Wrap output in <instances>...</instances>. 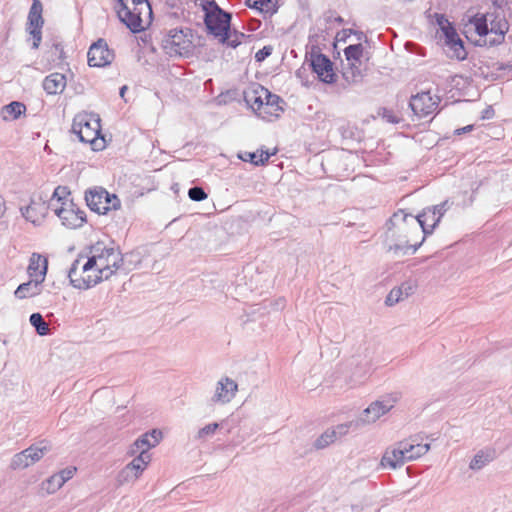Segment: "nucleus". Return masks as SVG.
Here are the masks:
<instances>
[{"mask_svg": "<svg viewBox=\"0 0 512 512\" xmlns=\"http://www.w3.org/2000/svg\"><path fill=\"white\" fill-rule=\"evenodd\" d=\"M91 255L79 268L83 255L75 259L68 271V277L73 287L88 289L102 280L109 279L115 272L122 270L125 274L130 268L125 266V259L121 252L114 247H106L97 242L90 249Z\"/></svg>", "mask_w": 512, "mask_h": 512, "instance_id": "obj_1", "label": "nucleus"}, {"mask_svg": "<svg viewBox=\"0 0 512 512\" xmlns=\"http://www.w3.org/2000/svg\"><path fill=\"white\" fill-rule=\"evenodd\" d=\"M161 47L170 57H189L193 54V33L190 28H173L162 33Z\"/></svg>", "mask_w": 512, "mask_h": 512, "instance_id": "obj_2", "label": "nucleus"}, {"mask_svg": "<svg viewBox=\"0 0 512 512\" xmlns=\"http://www.w3.org/2000/svg\"><path fill=\"white\" fill-rule=\"evenodd\" d=\"M204 11V24L208 33L219 38L220 42L224 44L230 31L232 15L221 9L214 1L209 2Z\"/></svg>", "mask_w": 512, "mask_h": 512, "instance_id": "obj_3", "label": "nucleus"}, {"mask_svg": "<svg viewBox=\"0 0 512 512\" xmlns=\"http://www.w3.org/2000/svg\"><path fill=\"white\" fill-rule=\"evenodd\" d=\"M408 218L411 220L415 229H417V224L421 227L424 237L431 234L440 222L436 212H434L431 207H427L422 211V213L415 217L411 214L405 213L403 210H399L389 219V224L398 228V230H402L404 228L402 226H405Z\"/></svg>", "mask_w": 512, "mask_h": 512, "instance_id": "obj_4", "label": "nucleus"}, {"mask_svg": "<svg viewBox=\"0 0 512 512\" xmlns=\"http://www.w3.org/2000/svg\"><path fill=\"white\" fill-rule=\"evenodd\" d=\"M100 131V119L97 115L79 114L73 120L72 132L78 136L81 142L91 144L93 150L100 149L96 144Z\"/></svg>", "mask_w": 512, "mask_h": 512, "instance_id": "obj_5", "label": "nucleus"}, {"mask_svg": "<svg viewBox=\"0 0 512 512\" xmlns=\"http://www.w3.org/2000/svg\"><path fill=\"white\" fill-rule=\"evenodd\" d=\"M85 201L91 211L98 214H107L110 210H117L121 201L116 194L108 193L102 187H94L85 192Z\"/></svg>", "mask_w": 512, "mask_h": 512, "instance_id": "obj_6", "label": "nucleus"}, {"mask_svg": "<svg viewBox=\"0 0 512 512\" xmlns=\"http://www.w3.org/2000/svg\"><path fill=\"white\" fill-rule=\"evenodd\" d=\"M400 399V394L395 392L381 397L379 400L372 402L364 411L359 419L362 424L373 423L382 415L388 413Z\"/></svg>", "mask_w": 512, "mask_h": 512, "instance_id": "obj_7", "label": "nucleus"}, {"mask_svg": "<svg viewBox=\"0 0 512 512\" xmlns=\"http://www.w3.org/2000/svg\"><path fill=\"white\" fill-rule=\"evenodd\" d=\"M53 211L61 219L62 224L70 229L80 228L86 222L85 212L73 201H64L61 206L53 208Z\"/></svg>", "mask_w": 512, "mask_h": 512, "instance_id": "obj_8", "label": "nucleus"}, {"mask_svg": "<svg viewBox=\"0 0 512 512\" xmlns=\"http://www.w3.org/2000/svg\"><path fill=\"white\" fill-rule=\"evenodd\" d=\"M49 451L50 447L44 444V442L31 445L30 447L13 456L10 467L13 470L25 469L39 461Z\"/></svg>", "mask_w": 512, "mask_h": 512, "instance_id": "obj_9", "label": "nucleus"}, {"mask_svg": "<svg viewBox=\"0 0 512 512\" xmlns=\"http://www.w3.org/2000/svg\"><path fill=\"white\" fill-rule=\"evenodd\" d=\"M441 99L439 96H432L430 91H423L413 95L409 107L419 118H424L436 111Z\"/></svg>", "mask_w": 512, "mask_h": 512, "instance_id": "obj_10", "label": "nucleus"}, {"mask_svg": "<svg viewBox=\"0 0 512 512\" xmlns=\"http://www.w3.org/2000/svg\"><path fill=\"white\" fill-rule=\"evenodd\" d=\"M43 5L40 0H33L30 7L26 30L33 38L32 48L38 49L42 40V27L44 19L42 17Z\"/></svg>", "mask_w": 512, "mask_h": 512, "instance_id": "obj_11", "label": "nucleus"}, {"mask_svg": "<svg viewBox=\"0 0 512 512\" xmlns=\"http://www.w3.org/2000/svg\"><path fill=\"white\" fill-rule=\"evenodd\" d=\"M87 57L89 66L105 67L112 63L115 54L109 49L107 42L100 38L90 46Z\"/></svg>", "mask_w": 512, "mask_h": 512, "instance_id": "obj_12", "label": "nucleus"}, {"mask_svg": "<svg viewBox=\"0 0 512 512\" xmlns=\"http://www.w3.org/2000/svg\"><path fill=\"white\" fill-rule=\"evenodd\" d=\"M388 225V233H391V237L396 240V233L397 232H403L406 229V225L403 226L404 228L402 230H398V228L393 227L392 225L387 223ZM425 238H422V241L411 245L409 244V239L407 235H404L403 237L397 238V242L394 244H389L387 248L388 253H392L394 257H401L405 256L407 254H414L418 248L421 246Z\"/></svg>", "mask_w": 512, "mask_h": 512, "instance_id": "obj_13", "label": "nucleus"}, {"mask_svg": "<svg viewBox=\"0 0 512 512\" xmlns=\"http://www.w3.org/2000/svg\"><path fill=\"white\" fill-rule=\"evenodd\" d=\"M310 66L322 82L332 84L336 81V74L333 71V63L328 56L322 53H312Z\"/></svg>", "mask_w": 512, "mask_h": 512, "instance_id": "obj_14", "label": "nucleus"}, {"mask_svg": "<svg viewBox=\"0 0 512 512\" xmlns=\"http://www.w3.org/2000/svg\"><path fill=\"white\" fill-rule=\"evenodd\" d=\"M150 461L151 455L149 453L140 452L139 455L134 457V459L119 473V481L129 482L138 479Z\"/></svg>", "mask_w": 512, "mask_h": 512, "instance_id": "obj_15", "label": "nucleus"}, {"mask_svg": "<svg viewBox=\"0 0 512 512\" xmlns=\"http://www.w3.org/2000/svg\"><path fill=\"white\" fill-rule=\"evenodd\" d=\"M119 20L126 25L132 33H139L144 30L143 16H146L145 10L138 7H127V10L116 9Z\"/></svg>", "mask_w": 512, "mask_h": 512, "instance_id": "obj_16", "label": "nucleus"}, {"mask_svg": "<svg viewBox=\"0 0 512 512\" xmlns=\"http://www.w3.org/2000/svg\"><path fill=\"white\" fill-rule=\"evenodd\" d=\"M52 209L50 202L47 204L42 197L32 198L30 204L26 207H21V214L33 224L39 223L43 220L49 209Z\"/></svg>", "mask_w": 512, "mask_h": 512, "instance_id": "obj_17", "label": "nucleus"}, {"mask_svg": "<svg viewBox=\"0 0 512 512\" xmlns=\"http://www.w3.org/2000/svg\"><path fill=\"white\" fill-rule=\"evenodd\" d=\"M163 434L158 429H153L137 438L130 446L128 454L135 456L138 451L148 453V450L159 444Z\"/></svg>", "mask_w": 512, "mask_h": 512, "instance_id": "obj_18", "label": "nucleus"}, {"mask_svg": "<svg viewBox=\"0 0 512 512\" xmlns=\"http://www.w3.org/2000/svg\"><path fill=\"white\" fill-rule=\"evenodd\" d=\"M446 28H443V35L445 37V44L452 50V58L457 60H464L467 57V52L464 48V42L459 37L456 29L452 24H445Z\"/></svg>", "mask_w": 512, "mask_h": 512, "instance_id": "obj_19", "label": "nucleus"}, {"mask_svg": "<svg viewBox=\"0 0 512 512\" xmlns=\"http://www.w3.org/2000/svg\"><path fill=\"white\" fill-rule=\"evenodd\" d=\"M489 31L490 37L487 40L490 45H497L503 42L506 32L509 29V24L503 16L498 14L489 13Z\"/></svg>", "mask_w": 512, "mask_h": 512, "instance_id": "obj_20", "label": "nucleus"}, {"mask_svg": "<svg viewBox=\"0 0 512 512\" xmlns=\"http://www.w3.org/2000/svg\"><path fill=\"white\" fill-rule=\"evenodd\" d=\"M238 385L229 377L222 378L218 383L215 394L212 397L213 402L228 403L235 396Z\"/></svg>", "mask_w": 512, "mask_h": 512, "instance_id": "obj_21", "label": "nucleus"}, {"mask_svg": "<svg viewBox=\"0 0 512 512\" xmlns=\"http://www.w3.org/2000/svg\"><path fill=\"white\" fill-rule=\"evenodd\" d=\"M264 98L263 112H259V117L267 120H270L271 117L278 118L280 112L283 111L281 104H284V100L280 96L271 93L268 89Z\"/></svg>", "mask_w": 512, "mask_h": 512, "instance_id": "obj_22", "label": "nucleus"}, {"mask_svg": "<svg viewBox=\"0 0 512 512\" xmlns=\"http://www.w3.org/2000/svg\"><path fill=\"white\" fill-rule=\"evenodd\" d=\"M398 443L403 453L405 452L407 462L418 459L430 450V444L417 443L416 437H411L409 440H403Z\"/></svg>", "mask_w": 512, "mask_h": 512, "instance_id": "obj_23", "label": "nucleus"}, {"mask_svg": "<svg viewBox=\"0 0 512 512\" xmlns=\"http://www.w3.org/2000/svg\"><path fill=\"white\" fill-rule=\"evenodd\" d=\"M48 261L40 254L33 253L29 260L27 272L31 279L43 282L47 273Z\"/></svg>", "mask_w": 512, "mask_h": 512, "instance_id": "obj_24", "label": "nucleus"}, {"mask_svg": "<svg viewBox=\"0 0 512 512\" xmlns=\"http://www.w3.org/2000/svg\"><path fill=\"white\" fill-rule=\"evenodd\" d=\"M267 88L262 85H257L248 91L244 92V100L252 108V110L259 115V112H263V106L265 102V94Z\"/></svg>", "mask_w": 512, "mask_h": 512, "instance_id": "obj_25", "label": "nucleus"}, {"mask_svg": "<svg viewBox=\"0 0 512 512\" xmlns=\"http://www.w3.org/2000/svg\"><path fill=\"white\" fill-rule=\"evenodd\" d=\"M406 462L405 452L403 453V450L399 447V443H396L393 448L386 449L381 458V466L389 467L391 469H397L403 466Z\"/></svg>", "mask_w": 512, "mask_h": 512, "instance_id": "obj_26", "label": "nucleus"}, {"mask_svg": "<svg viewBox=\"0 0 512 512\" xmlns=\"http://www.w3.org/2000/svg\"><path fill=\"white\" fill-rule=\"evenodd\" d=\"M42 86L50 95L60 94L66 87V77L62 73H52L45 77Z\"/></svg>", "mask_w": 512, "mask_h": 512, "instance_id": "obj_27", "label": "nucleus"}, {"mask_svg": "<svg viewBox=\"0 0 512 512\" xmlns=\"http://www.w3.org/2000/svg\"><path fill=\"white\" fill-rule=\"evenodd\" d=\"M496 457V452L494 449H486V450H480L476 453V455L473 457V459L470 462V469L472 470H480L484 466H486L488 463L493 461Z\"/></svg>", "mask_w": 512, "mask_h": 512, "instance_id": "obj_28", "label": "nucleus"}, {"mask_svg": "<svg viewBox=\"0 0 512 512\" xmlns=\"http://www.w3.org/2000/svg\"><path fill=\"white\" fill-rule=\"evenodd\" d=\"M275 152L270 153L267 150H261V154L258 155V152H241L238 154V158L244 162H250L255 166H263L265 165L269 158L274 155Z\"/></svg>", "mask_w": 512, "mask_h": 512, "instance_id": "obj_29", "label": "nucleus"}, {"mask_svg": "<svg viewBox=\"0 0 512 512\" xmlns=\"http://www.w3.org/2000/svg\"><path fill=\"white\" fill-rule=\"evenodd\" d=\"M42 282L31 279L28 282L22 283L15 290V297L19 299H24L27 297L36 296L40 293V285Z\"/></svg>", "mask_w": 512, "mask_h": 512, "instance_id": "obj_30", "label": "nucleus"}, {"mask_svg": "<svg viewBox=\"0 0 512 512\" xmlns=\"http://www.w3.org/2000/svg\"><path fill=\"white\" fill-rule=\"evenodd\" d=\"M26 111V106L22 102L13 101L2 107L1 116L3 120H15Z\"/></svg>", "mask_w": 512, "mask_h": 512, "instance_id": "obj_31", "label": "nucleus"}, {"mask_svg": "<svg viewBox=\"0 0 512 512\" xmlns=\"http://www.w3.org/2000/svg\"><path fill=\"white\" fill-rule=\"evenodd\" d=\"M116 3H117V5H116L115 9L121 8V10H127V7H129L127 4V0H116ZM131 3H132V7H138L140 10H145V14L148 19V23H150L152 20L153 12H152V8H151L149 1L148 0H131Z\"/></svg>", "mask_w": 512, "mask_h": 512, "instance_id": "obj_32", "label": "nucleus"}, {"mask_svg": "<svg viewBox=\"0 0 512 512\" xmlns=\"http://www.w3.org/2000/svg\"><path fill=\"white\" fill-rule=\"evenodd\" d=\"M29 321L35 328L38 335L45 336L49 334L48 324L44 321V318L40 313L31 314Z\"/></svg>", "mask_w": 512, "mask_h": 512, "instance_id": "obj_33", "label": "nucleus"}, {"mask_svg": "<svg viewBox=\"0 0 512 512\" xmlns=\"http://www.w3.org/2000/svg\"><path fill=\"white\" fill-rule=\"evenodd\" d=\"M489 21V13L474 18V26L477 34L480 36H485L488 39L490 37Z\"/></svg>", "mask_w": 512, "mask_h": 512, "instance_id": "obj_34", "label": "nucleus"}, {"mask_svg": "<svg viewBox=\"0 0 512 512\" xmlns=\"http://www.w3.org/2000/svg\"><path fill=\"white\" fill-rule=\"evenodd\" d=\"M344 55L346 59L351 62H358L360 63V59L363 55V46L362 44H353L349 45L344 49Z\"/></svg>", "mask_w": 512, "mask_h": 512, "instance_id": "obj_35", "label": "nucleus"}, {"mask_svg": "<svg viewBox=\"0 0 512 512\" xmlns=\"http://www.w3.org/2000/svg\"><path fill=\"white\" fill-rule=\"evenodd\" d=\"M335 440V432H332L331 429H328L316 439L314 442V447L316 449H324Z\"/></svg>", "mask_w": 512, "mask_h": 512, "instance_id": "obj_36", "label": "nucleus"}, {"mask_svg": "<svg viewBox=\"0 0 512 512\" xmlns=\"http://www.w3.org/2000/svg\"><path fill=\"white\" fill-rule=\"evenodd\" d=\"M356 63L357 62H351L349 70L343 73L345 80L350 83H358L363 77V74Z\"/></svg>", "mask_w": 512, "mask_h": 512, "instance_id": "obj_37", "label": "nucleus"}, {"mask_svg": "<svg viewBox=\"0 0 512 512\" xmlns=\"http://www.w3.org/2000/svg\"><path fill=\"white\" fill-rule=\"evenodd\" d=\"M70 192L68 191V188L65 187V186H58L54 192H53V195L50 199V205L52 206V209L55 208V207H58L56 204H55V201L57 203H61L64 202V201H69L66 197L67 195H69Z\"/></svg>", "mask_w": 512, "mask_h": 512, "instance_id": "obj_38", "label": "nucleus"}, {"mask_svg": "<svg viewBox=\"0 0 512 512\" xmlns=\"http://www.w3.org/2000/svg\"><path fill=\"white\" fill-rule=\"evenodd\" d=\"M360 421H350L347 423L339 424L335 429H331L332 432H335V438L337 439L340 436H344L348 433L349 429L354 427H359Z\"/></svg>", "mask_w": 512, "mask_h": 512, "instance_id": "obj_39", "label": "nucleus"}, {"mask_svg": "<svg viewBox=\"0 0 512 512\" xmlns=\"http://www.w3.org/2000/svg\"><path fill=\"white\" fill-rule=\"evenodd\" d=\"M218 428V423H210L198 431L196 438L200 440H205L206 438L212 436Z\"/></svg>", "mask_w": 512, "mask_h": 512, "instance_id": "obj_40", "label": "nucleus"}, {"mask_svg": "<svg viewBox=\"0 0 512 512\" xmlns=\"http://www.w3.org/2000/svg\"><path fill=\"white\" fill-rule=\"evenodd\" d=\"M61 477L62 476H60L58 473H56V474L52 475L47 480V484H48L47 491L49 493H53V492L57 491L65 484L64 480H62L63 478H61Z\"/></svg>", "mask_w": 512, "mask_h": 512, "instance_id": "obj_41", "label": "nucleus"}, {"mask_svg": "<svg viewBox=\"0 0 512 512\" xmlns=\"http://www.w3.org/2000/svg\"><path fill=\"white\" fill-rule=\"evenodd\" d=\"M188 196L191 200L197 201V202L203 201L208 197L207 193L200 186L191 187L188 190Z\"/></svg>", "mask_w": 512, "mask_h": 512, "instance_id": "obj_42", "label": "nucleus"}, {"mask_svg": "<svg viewBox=\"0 0 512 512\" xmlns=\"http://www.w3.org/2000/svg\"><path fill=\"white\" fill-rule=\"evenodd\" d=\"M403 299L404 298L402 296V290L397 289V287H395L387 295V297L385 299V304L387 306H393Z\"/></svg>", "mask_w": 512, "mask_h": 512, "instance_id": "obj_43", "label": "nucleus"}, {"mask_svg": "<svg viewBox=\"0 0 512 512\" xmlns=\"http://www.w3.org/2000/svg\"><path fill=\"white\" fill-rule=\"evenodd\" d=\"M248 2H253L251 7L257 8L260 11H270L274 8L275 3L273 0H248Z\"/></svg>", "mask_w": 512, "mask_h": 512, "instance_id": "obj_44", "label": "nucleus"}, {"mask_svg": "<svg viewBox=\"0 0 512 512\" xmlns=\"http://www.w3.org/2000/svg\"><path fill=\"white\" fill-rule=\"evenodd\" d=\"M378 115L382 116V118L388 123L397 124L400 122V118L397 117L392 110L387 108H380Z\"/></svg>", "mask_w": 512, "mask_h": 512, "instance_id": "obj_45", "label": "nucleus"}, {"mask_svg": "<svg viewBox=\"0 0 512 512\" xmlns=\"http://www.w3.org/2000/svg\"><path fill=\"white\" fill-rule=\"evenodd\" d=\"M50 52L52 54V57H53L52 60L53 61L62 62L63 59L65 58V53H64L63 47H62V45L60 43L53 44Z\"/></svg>", "mask_w": 512, "mask_h": 512, "instance_id": "obj_46", "label": "nucleus"}, {"mask_svg": "<svg viewBox=\"0 0 512 512\" xmlns=\"http://www.w3.org/2000/svg\"><path fill=\"white\" fill-rule=\"evenodd\" d=\"M272 51V46H264L262 49L258 50L255 54L256 62L264 61L267 57H269L272 54Z\"/></svg>", "mask_w": 512, "mask_h": 512, "instance_id": "obj_47", "label": "nucleus"}, {"mask_svg": "<svg viewBox=\"0 0 512 512\" xmlns=\"http://www.w3.org/2000/svg\"><path fill=\"white\" fill-rule=\"evenodd\" d=\"M241 37H244L243 33L235 32L233 37H232L231 34H230V31H229L228 32V38H227V40H225L224 43H226L228 46H230L232 48H236L241 43L240 42V38Z\"/></svg>", "mask_w": 512, "mask_h": 512, "instance_id": "obj_48", "label": "nucleus"}, {"mask_svg": "<svg viewBox=\"0 0 512 512\" xmlns=\"http://www.w3.org/2000/svg\"><path fill=\"white\" fill-rule=\"evenodd\" d=\"M397 289L402 290V296L403 298H407L408 296L412 295L415 291V285L411 282H404L402 283Z\"/></svg>", "mask_w": 512, "mask_h": 512, "instance_id": "obj_49", "label": "nucleus"}, {"mask_svg": "<svg viewBox=\"0 0 512 512\" xmlns=\"http://www.w3.org/2000/svg\"><path fill=\"white\" fill-rule=\"evenodd\" d=\"M450 205L448 201H444L438 205L432 206L431 209L436 212L437 217H439V220H441V217L444 215V213L449 209Z\"/></svg>", "mask_w": 512, "mask_h": 512, "instance_id": "obj_50", "label": "nucleus"}, {"mask_svg": "<svg viewBox=\"0 0 512 512\" xmlns=\"http://www.w3.org/2000/svg\"><path fill=\"white\" fill-rule=\"evenodd\" d=\"M76 472V468L75 467H67L63 470H61L58 474L60 476H62L61 478H63L62 480H64V483L68 480H70L74 474Z\"/></svg>", "mask_w": 512, "mask_h": 512, "instance_id": "obj_51", "label": "nucleus"}, {"mask_svg": "<svg viewBox=\"0 0 512 512\" xmlns=\"http://www.w3.org/2000/svg\"><path fill=\"white\" fill-rule=\"evenodd\" d=\"M496 65L497 71H508L509 73L512 72V61L508 63H497Z\"/></svg>", "mask_w": 512, "mask_h": 512, "instance_id": "obj_52", "label": "nucleus"}, {"mask_svg": "<svg viewBox=\"0 0 512 512\" xmlns=\"http://www.w3.org/2000/svg\"><path fill=\"white\" fill-rule=\"evenodd\" d=\"M437 24L439 25L441 31H443V28H446L445 24H451L444 15H438L437 16Z\"/></svg>", "mask_w": 512, "mask_h": 512, "instance_id": "obj_53", "label": "nucleus"}, {"mask_svg": "<svg viewBox=\"0 0 512 512\" xmlns=\"http://www.w3.org/2000/svg\"><path fill=\"white\" fill-rule=\"evenodd\" d=\"M472 129H473V125H467V126H465L463 128H459V129L455 130V133L457 135H461V134H464V133L472 131Z\"/></svg>", "mask_w": 512, "mask_h": 512, "instance_id": "obj_54", "label": "nucleus"}, {"mask_svg": "<svg viewBox=\"0 0 512 512\" xmlns=\"http://www.w3.org/2000/svg\"><path fill=\"white\" fill-rule=\"evenodd\" d=\"M493 113H494L493 109L491 107H489V108L484 110L482 118L483 119H489V118L492 117Z\"/></svg>", "mask_w": 512, "mask_h": 512, "instance_id": "obj_55", "label": "nucleus"}, {"mask_svg": "<svg viewBox=\"0 0 512 512\" xmlns=\"http://www.w3.org/2000/svg\"><path fill=\"white\" fill-rule=\"evenodd\" d=\"M360 507L358 505H350L349 508H344V512H359Z\"/></svg>", "mask_w": 512, "mask_h": 512, "instance_id": "obj_56", "label": "nucleus"}, {"mask_svg": "<svg viewBox=\"0 0 512 512\" xmlns=\"http://www.w3.org/2000/svg\"><path fill=\"white\" fill-rule=\"evenodd\" d=\"M352 33L356 35L357 40H359V41H361L362 39L366 40V36L362 31H353Z\"/></svg>", "mask_w": 512, "mask_h": 512, "instance_id": "obj_57", "label": "nucleus"}, {"mask_svg": "<svg viewBox=\"0 0 512 512\" xmlns=\"http://www.w3.org/2000/svg\"><path fill=\"white\" fill-rule=\"evenodd\" d=\"M128 87L126 85L122 86L120 88L119 94L121 98H124L125 92L127 91Z\"/></svg>", "mask_w": 512, "mask_h": 512, "instance_id": "obj_58", "label": "nucleus"}, {"mask_svg": "<svg viewBox=\"0 0 512 512\" xmlns=\"http://www.w3.org/2000/svg\"><path fill=\"white\" fill-rule=\"evenodd\" d=\"M334 21L338 24H342L344 22V19L341 16H337L334 18Z\"/></svg>", "mask_w": 512, "mask_h": 512, "instance_id": "obj_59", "label": "nucleus"}, {"mask_svg": "<svg viewBox=\"0 0 512 512\" xmlns=\"http://www.w3.org/2000/svg\"><path fill=\"white\" fill-rule=\"evenodd\" d=\"M352 32H353V30H352V29H348V30H347V29H344V30L342 31V33L344 34V36H347V35H348V33H349V34H351Z\"/></svg>", "mask_w": 512, "mask_h": 512, "instance_id": "obj_60", "label": "nucleus"}, {"mask_svg": "<svg viewBox=\"0 0 512 512\" xmlns=\"http://www.w3.org/2000/svg\"><path fill=\"white\" fill-rule=\"evenodd\" d=\"M96 273H97V272H96V271H94V270H92V271H90V272H89V274H90V275H95Z\"/></svg>", "mask_w": 512, "mask_h": 512, "instance_id": "obj_61", "label": "nucleus"}, {"mask_svg": "<svg viewBox=\"0 0 512 512\" xmlns=\"http://www.w3.org/2000/svg\"><path fill=\"white\" fill-rule=\"evenodd\" d=\"M326 21L329 22L330 21V16L326 17Z\"/></svg>", "mask_w": 512, "mask_h": 512, "instance_id": "obj_62", "label": "nucleus"}]
</instances>
